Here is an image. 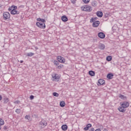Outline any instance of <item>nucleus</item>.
Wrapping results in <instances>:
<instances>
[{"label":"nucleus","instance_id":"obj_22","mask_svg":"<svg viewBox=\"0 0 131 131\" xmlns=\"http://www.w3.org/2000/svg\"><path fill=\"white\" fill-rule=\"evenodd\" d=\"M37 21H38L39 22H43L46 23V20L44 19H41L40 18H37Z\"/></svg>","mask_w":131,"mask_h":131},{"label":"nucleus","instance_id":"obj_32","mask_svg":"<svg viewBox=\"0 0 131 131\" xmlns=\"http://www.w3.org/2000/svg\"><path fill=\"white\" fill-rule=\"evenodd\" d=\"M100 50H104L105 49V45H101L100 47Z\"/></svg>","mask_w":131,"mask_h":131},{"label":"nucleus","instance_id":"obj_35","mask_svg":"<svg viewBox=\"0 0 131 131\" xmlns=\"http://www.w3.org/2000/svg\"><path fill=\"white\" fill-rule=\"evenodd\" d=\"M30 100H33L34 99V96L33 95H31L30 97Z\"/></svg>","mask_w":131,"mask_h":131},{"label":"nucleus","instance_id":"obj_6","mask_svg":"<svg viewBox=\"0 0 131 131\" xmlns=\"http://www.w3.org/2000/svg\"><path fill=\"white\" fill-rule=\"evenodd\" d=\"M57 60L59 63H61L62 64H64L65 62H66V59L61 56H57Z\"/></svg>","mask_w":131,"mask_h":131},{"label":"nucleus","instance_id":"obj_17","mask_svg":"<svg viewBox=\"0 0 131 131\" xmlns=\"http://www.w3.org/2000/svg\"><path fill=\"white\" fill-rule=\"evenodd\" d=\"M119 98H120L122 100H126V96H125L124 95H122L121 94H120L119 95Z\"/></svg>","mask_w":131,"mask_h":131},{"label":"nucleus","instance_id":"obj_11","mask_svg":"<svg viewBox=\"0 0 131 131\" xmlns=\"http://www.w3.org/2000/svg\"><path fill=\"white\" fill-rule=\"evenodd\" d=\"M100 25V21H95L93 24V27H98Z\"/></svg>","mask_w":131,"mask_h":131},{"label":"nucleus","instance_id":"obj_31","mask_svg":"<svg viewBox=\"0 0 131 131\" xmlns=\"http://www.w3.org/2000/svg\"><path fill=\"white\" fill-rule=\"evenodd\" d=\"M90 0H82V2L84 3V4H89L90 3Z\"/></svg>","mask_w":131,"mask_h":131},{"label":"nucleus","instance_id":"obj_16","mask_svg":"<svg viewBox=\"0 0 131 131\" xmlns=\"http://www.w3.org/2000/svg\"><path fill=\"white\" fill-rule=\"evenodd\" d=\"M92 126L91 124H88L86 125V127L84 128V130H89V128Z\"/></svg>","mask_w":131,"mask_h":131},{"label":"nucleus","instance_id":"obj_25","mask_svg":"<svg viewBox=\"0 0 131 131\" xmlns=\"http://www.w3.org/2000/svg\"><path fill=\"white\" fill-rule=\"evenodd\" d=\"M89 74L91 75V76H95V72L94 71H89Z\"/></svg>","mask_w":131,"mask_h":131},{"label":"nucleus","instance_id":"obj_29","mask_svg":"<svg viewBox=\"0 0 131 131\" xmlns=\"http://www.w3.org/2000/svg\"><path fill=\"white\" fill-rule=\"evenodd\" d=\"M53 95L54 96V97H59V94H58L57 92H54L53 93Z\"/></svg>","mask_w":131,"mask_h":131},{"label":"nucleus","instance_id":"obj_38","mask_svg":"<svg viewBox=\"0 0 131 131\" xmlns=\"http://www.w3.org/2000/svg\"><path fill=\"white\" fill-rule=\"evenodd\" d=\"M2 99H3V97L0 95V101H2Z\"/></svg>","mask_w":131,"mask_h":131},{"label":"nucleus","instance_id":"obj_36","mask_svg":"<svg viewBox=\"0 0 131 131\" xmlns=\"http://www.w3.org/2000/svg\"><path fill=\"white\" fill-rule=\"evenodd\" d=\"M71 3L72 4H76V0H71Z\"/></svg>","mask_w":131,"mask_h":131},{"label":"nucleus","instance_id":"obj_10","mask_svg":"<svg viewBox=\"0 0 131 131\" xmlns=\"http://www.w3.org/2000/svg\"><path fill=\"white\" fill-rule=\"evenodd\" d=\"M98 37L103 39L105 38V34L103 32H100L98 33Z\"/></svg>","mask_w":131,"mask_h":131},{"label":"nucleus","instance_id":"obj_20","mask_svg":"<svg viewBox=\"0 0 131 131\" xmlns=\"http://www.w3.org/2000/svg\"><path fill=\"white\" fill-rule=\"evenodd\" d=\"M124 108V107L120 106V107H119L118 110H119V111H120V112H124L125 110H124V108Z\"/></svg>","mask_w":131,"mask_h":131},{"label":"nucleus","instance_id":"obj_7","mask_svg":"<svg viewBox=\"0 0 131 131\" xmlns=\"http://www.w3.org/2000/svg\"><path fill=\"white\" fill-rule=\"evenodd\" d=\"M39 124L42 127V128H43V127H46L47 125H48V123L47 122V121L46 120L42 119L41 121L40 122Z\"/></svg>","mask_w":131,"mask_h":131},{"label":"nucleus","instance_id":"obj_37","mask_svg":"<svg viewBox=\"0 0 131 131\" xmlns=\"http://www.w3.org/2000/svg\"><path fill=\"white\" fill-rule=\"evenodd\" d=\"M14 104H19L20 103V101L17 100L14 102Z\"/></svg>","mask_w":131,"mask_h":131},{"label":"nucleus","instance_id":"obj_26","mask_svg":"<svg viewBox=\"0 0 131 131\" xmlns=\"http://www.w3.org/2000/svg\"><path fill=\"white\" fill-rule=\"evenodd\" d=\"M4 104H7L9 102V98H5L4 99Z\"/></svg>","mask_w":131,"mask_h":131},{"label":"nucleus","instance_id":"obj_2","mask_svg":"<svg viewBox=\"0 0 131 131\" xmlns=\"http://www.w3.org/2000/svg\"><path fill=\"white\" fill-rule=\"evenodd\" d=\"M81 9L84 12H92V11H93V8L89 5L82 6Z\"/></svg>","mask_w":131,"mask_h":131},{"label":"nucleus","instance_id":"obj_8","mask_svg":"<svg viewBox=\"0 0 131 131\" xmlns=\"http://www.w3.org/2000/svg\"><path fill=\"white\" fill-rule=\"evenodd\" d=\"M120 106L123 108H127L129 106V103L127 101H124L120 103Z\"/></svg>","mask_w":131,"mask_h":131},{"label":"nucleus","instance_id":"obj_1","mask_svg":"<svg viewBox=\"0 0 131 131\" xmlns=\"http://www.w3.org/2000/svg\"><path fill=\"white\" fill-rule=\"evenodd\" d=\"M8 11L10 12L11 15H18L19 12L17 10V6H11L8 8Z\"/></svg>","mask_w":131,"mask_h":131},{"label":"nucleus","instance_id":"obj_30","mask_svg":"<svg viewBox=\"0 0 131 131\" xmlns=\"http://www.w3.org/2000/svg\"><path fill=\"white\" fill-rule=\"evenodd\" d=\"M63 67H64V65L60 64L59 66H58L57 67V68H58V69H62V68H63Z\"/></svg>","mask_w":131,"mask_h":131},{"label":"nucleus","instance_id":"obj_13","mask_svg":"<svg viewBox=\"0 0 131 131\" xmlns=\"http://www.w3.org/2000/svg\"><path fill=\"white\" fill-rule=\"evenodd\" d=\"M96 15L99 18H102V17H103V12L101 11H98L96 13Z\"/></svg>","mask_w":131,"mask_h":131},{"label":"nucleus","instance_id":"obj_40","mask_svg":"<svg viewBox=\"0 0 131 131\" xmlns=\"http://www.w3.org/2000/svg\"><path fill=\"white\" fill-rule=\"evenodd\" d=\"M20 63H23V60H20Z\"/></svg>","mask_w":131,"mask_h":131},{"label":"nucleus","instance_id":"obj_9","mask_svg":"<svg viewBox=\"0 0 131 131\" xmlns=\"http://www.w3.org/2000/svg\"><path fill=\"white\" fill-rule=\"evenodd\" d=\"M105 80L103 79H99L98 80V85H103L105 84Z\"/></svg>","mask_w":131,"mask_h":131},{"label":"nucleus","instance_id":"obj_3","mask_svg":"<svg viewBox=\"0 0 131 131\" xmlns=\"http://www.w3.org/2000/svg\"><path fill=\"white\" fill-rule=\"evenodd\" d=\"M46 23L38 21L36 23L37 27L40 28L41 29H45L46 28Z\"/></svg>","mask_w":131,"mask_h":131},{"label":"nucleus","instance_id":"obj_27","mask_svg":"<svg viewBox=\"0 0 131 131\" xmlns=\"http://www.w3.org/2000/svg\"><path fill=\"white\" fill-rule=\"evenodd\" d=\"M34 55V53H33L32 52H31V53H29L27 54V56L28 57H32V56H33Z\"/></svg>","mask_w":131,"mask_h":131},{"label":"nucleus","instance_id":"obj_14","mask_svg":"<svg viewBox=\"0 0 131 131\" xmlns=\"http://www.w3.org/2000/svg\"><path fill=\"white\" fill-rule=\"evenodd\" d=\"M61 129L62 130H67L68 129V126L66 124H63L61 126Z\"/></svg>","mask_w":131,"mask_h":131},{"label":"nucleus","instance_id":"obj_41","mask_svg":"<svg viewBox=\"0 0 131 131\" xmlns=\"http://www.w3.org/2000/svg\"><path fill=\"white\" fill-rule=\"evenodd\" d=\"M35 49H36V50H38V48H37V47H36Z\"/></svg>","mask_w":131,"mask_h":131},{"label":"nucleus","instance_id":"obj_39","mask_svg":"<svg viewBox=\"0 0 131 131\" xmlns=\"http://www.w3.org/2000/svg\"><path fill=\"white\" fill-rule=\"evenodd\" d=\"M95 130V129L94 128H92V129H91V131H94Z\"/></svg>","mask_w":131,"mask_h":131},{"label":"nucleus","instance_id":"obj_28","mask_svg":"<svg viewBox=\"0 0 131 131\" xmlns=\"http://www.w3.org/2000/svg\"><path fill=\"white\" fill-rule=\"evenodd\" d=\"M15 112L16 113H17V114H20V113H21V110L20 109H16L15 110Z\"/></svg>","mask_w":131,"mask_h":131},{"label":"nucleus","instance_id":"obj_15","mask_svg":"<svg viewBox=\"0 0 131 131\" xmlns=\"http://www.w3.org/2000/svg\"><path fill=\"white\" fill-rule=\"evenodd\" d=\"M4 124H5V121L0 118V130L2 129V125H4Z\"/></svg>","mask_w":131,"mask_h":131},{"label":"nucleus","instance_id":"obj_19","mask_svg":"<svg viewBox=\"0 0 131 131\" xmlns=\"http://www.w3.org/2000/svg\"><path fill=\"white\" fill-rule=\"evenodd\" d=\"M107 78H108V79H112L113 78V74H108L107 75Z\"/></svg>","mask_w":131,"mask_h":131},{"label":"nucleus","instance_id":"obj_21","mask_svg":"<svg viewBox=\"0 0 131 131\" xmlns=\"http://www.w3.org/2000/svg\"><path fill=\"white\" fill-rule=\"evenodd\" d=\"M97 19H98V18H97V17H92V18H91V19H90V23H94V21H96Z\"/></svg>","mask_w":131,"mask_h":131},{"label":"nucleus","instance_id":"obj_4","mask_svg":"<svg viewBox=\"0 0 131 131\" xmlns=\"http://www.w3.org/2000/svg\"><path fill=\"white\" fill-rule=\"evenodd\" d=\"M3 16V19L5 20H9L11 18V14L8 12H4Z\"/></svg>","mask_w":131,"mask_h":131},{"label":"nucleus","instance_id":"obj_12","mask_svg":"<svg viewBox=\"0 0 131 131\" xmlns=\"http://www.w3.org/2000/svg\"><path fill=\"white\" fill-rule=\"evenodd\" d=\"M61 20L62 22H67V21H68V17L65 15H63L61 16Z\"/></svg>","mask_w":131,"mask_h":131},{"label":"nucleus","instance_id":"obj_5","mask_svg":"<svg viewBox=\"0 0 131 131\" xmlns=\"http://www.w3.org/2000/svg\"><path fill=\"white\" fill-rule=\"evenodd\" d=\"M52 77L55 81H59V79H60L61 76L58 74L53 73L52 75Z\"/></svg>","mask_w":131,"mask_h":131},{"label":"nucleus","instance_id":"obj_34","mask_svg":"<svg viewBox=\"0 0 131 131\" xmlns=\"http://www.w3.org/2000/svg\"><path fill=\"white\" fill-rule=\"evenodd\" d=\"M25 118H26V119H28V120H29V119H30V116H29V115H27V116H25Z\"/></svg>","mask_w":131,"mask_h":131},{"label":"nucleus","instance_id":"obj_33","mask_svg":"<svg viewBox=\"0 0 131 131\" xmlns=\"http://www.w3.org/2000/svg\"><path fill=\"white\" fill-rule=\"evenodd\" d=\"M54 65H56V66H58V65H59V62H58L57 61L55 60L54 61Z\"/></svg>","mask_w":131,"mask_h":131},{"label":"nucleus","instance_id":"obj_23","mask_svg":"<svg viewBox=\"0 0 131 131\" xmlns=\"http://www.w3.org/2000/svg\"><path fill=\"white\" fill-rule=\"evenodd\" d=\"M97 2L93 1L92 2V7H97Z\"/></svg>","mask_w":131,"mask_h":131},{"label":"nucleus","instance_id":"obj_24","mask_svg":"<svg viewBox=\"0 0 131 131\" xmlns=\"http://www.w3.org/2000/svg\"><path fill=\"white\" fill-rule=\"evenodd\" d=\"M112 60V56H108L107 57H106V61H108L109 62Z\"/></svg>","mask_w":131,"mask_h":131},{"label":"nucleus","instance_id":"obj_18","mask_svg":"<svg viewBox=\"0 0 131 131\" xmlns=\"http://www.w3.org/2000/svg\"><path fill=\"white\" fill-rule=\"evenodd\" d=\"M66 103H65V101H62L60 102V107H65Z\"/></svg>","mask_w":131,"mask_h":131}]
</instances>
